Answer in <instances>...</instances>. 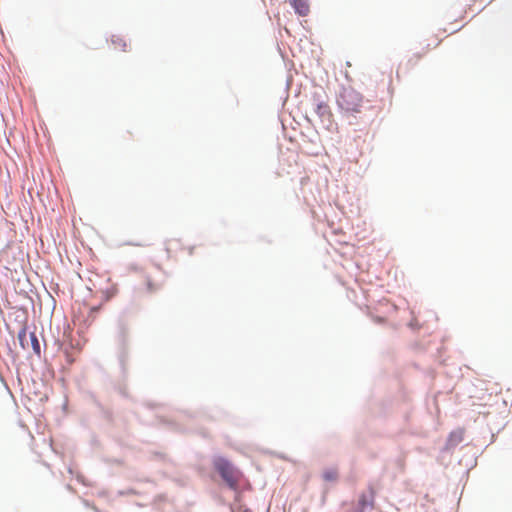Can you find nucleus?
I'll use <instances>...</instances> for the list:
<instances>
[{
    "mask_svg": "<svg viewBox=\"0 0 512 512\" xmlns=\"http://www.w3.org/2000/svg\"><path fill=\"white\" fill-rule=\"evenodd\" d=\"M337 105L342 113L354 115L362 111L364 97L350 86L343 87L337 96Z\"/></svg>",
    "mask_w": 512,
    "mask_h": 512,
    "instance_id": "f257e3e1",
    "label": "nucleus"
},
{
    "mask_svg": "<svg viewBox=\"0 0 512 512\" xmlns=\"http://www.w3.org/2000/svg\"><path fill=\"white\" fill-rule=\"evenodd\" d=\"M214 466L228 486L232 489H236L241 476L240 472L224 458L216 459Z\"/></svg>",
    "mask_w": 512,
    "mask_h": 512,
    "instance_id": "f03ea898",
    "label": "nucleus"
},
{
    "mask_svg": "<svg viewBox=\"0 0 512 512\" xmlns=\"http://www.w3.org/2000/svg\"><path fill=\"white\" fill-rule=\"evenodd\" d=\"M290 4L300 16H306L310 11L307 0H290Z\"/></svg>",
    "mask_w": 512,
    "mask_h": 512,
    "instance_id": "7ed1b4c3",
    "label": "nucleus"
},
{
    "mask_svg": "<svg viewBox=\"0 0 512 512\" xmlns=\"http://www.w3.org/2000/svg\"><path fill=\"white\" fill-rule=\"evenodd\" d=\"M111 44L113 46V49L116 51H127L128 44L122 36L113 35L111 37Z\"/></svg>",
    "mask_w": 512,
    "mask_h": 512,
    "instance_id": "20e7f679",
    "label": "nucleus"
},
{
    "mask_svg": "<svg viewBox=\"0 0 512 512\" xmlns=\"http://www.w3.org/2000/svg\"><path fill=\"white\" fill-rule=\"evenodd\" d=\"M322 478L326 482H336L339 479V472L337 468H328L323 471Z\"/></svg>",
    "mask_w": 512,
    "mask_h": 512,
    "instance_id": "39448f33",
    "label": "nucleus"
},
{
    "mask_svg": "<svg viewBox=\"0 0 512 512\" xmlns=\"http://www.w3.org/2000/svg\"><path fill=\"white\" fill-rule=\"evenodd\" d=\"M29 339H30V343H31L33 351L37 355H40L41 348H40V343H39V340H38L36 334L34 332L29 333Z\"/></svg>",
    "mask_w": 512,
    "mask_h": 512,
    "instance_id": "423d86ee",
    "label": "nucleus"
},
{
    "mask_svg": "<svg viewBox=\"0 0 512 512\" xmlns=\"http://www.w3.org/2000/svg\"><path fill=\"white\" fill-rule=\"evenodd\" d=\"M461 441H462V432H452L448 439V443L450 445H457Z\"/></svg>",
    "mask_w": 512,
    "mask_h": 512,
    "instance_id": "0eeeda50",
    "label": "nucleus"
},
{
    "mask_svg": "<svg viewBox=\"0 0 512 512\" xmlns=\"http://www.w3.org/2000/svg\"><path fill=\"white\" fill-rule=\"evenodd\" d=\"M18 338H19V341H20V344L21 346L25 349L28 347V341H27V333H26V330L23 329L19 335H18Z\"/></svg>",
    "mask_w": 512,
    "mask_h": 512,
    "instance_id": "6e6552de",
    "label": "nucleus"
},
{
    "mask_svg": "<svg viewBox=\"0 0 512 512\" xmlns=\"http://www.w3.org/2000/svg\"><path fill=\"white\" fill-rule=\"evenodd\" d=\"M148 289L149 291H155L157 288L153 287L151 283H148Z\"/></svg>",
    "mask_w": 512,
    "mask_h": 512,
    "instance_id": "1a4fd4ad",
    "label": "nucleus"
},
{
    "mask_svg": "<svg viewBox=\"0 0 512 512\" xmlns=\"http://www.w3.org/2000/svg\"><path fill=\"white\" fill-rule=\"evenodd\" d=\"M440 43H441V40H440V39H438V40L435 42L434 47H437Z\"/></svg>",
    "mask_w": 512,
    "mask_h": 512,
    "instance_id": "9d476101",
    "label": "nucleus"
},
{
    "mask_svg": "<svg viewBox=\"0 0 512 512\" xmlns=\"http://www.w3.org/2000/svg\"><path fill=\"white\" fill-rule=\"evenodd\" d=\"M243 512H252V511H250L249 509H245Z\"/></svg>",
    "mask_w": 512,
    "mask_h": 512,
    "instance_id": "9b49d317",
    "label": "nucleus"
}]
</instances>
